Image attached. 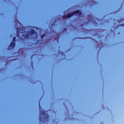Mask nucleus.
Returning <instances> with one entry per match:
<instances>
[{
  "instance_id": "f257e3e1",
  "label": "nucleus",
  "mask_w": 124,
  "mask_h": 124,
  "mask_svg": "<svg viewBox=\"0 0 124 124\" xmlns=\"http://www.w3.org/2000/svg\"><path fill=\"white\" fill-rule=\"evenodd\" d=\"M76 13L78 14L79 15H81V12L80 11H77Z\"/></svg>"
},
{
  "instance_id": "f03ea898",
  "label": "nucleus",
  "mask_w": 124,
  "mask_h": 124,
  "mask_svg": "<svg viewBox=\"0 0 124 124\" xmlns=\"http://www.w3.org/2000/svg\"><path fill=\"white\" fill-rule=\"evenodd\" d=\"M72 16V15L71 14L70 15L67 16V18H70Z\"/></svg>"
},
{
  "instance_id": "7ed1b4c3",
  "label": "nucleus",
  "mask_w": 124,
  "mask_h": 124,
  "mask_svg": "<svg viewBox=\"0 0 124 124\" xmlns=\"http://www.w3.org/2000/svg\"><path fill=\"white\" fill-rule=\"evenodd\" d=\"M74 13H76V12L73 13V14H74Z\"/></svg>"
}]
</instances>
